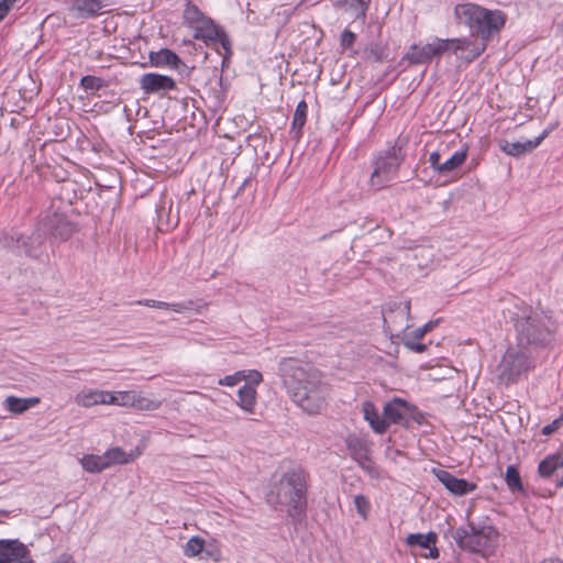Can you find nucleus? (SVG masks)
<instances>
[{"mask_svg": "<svg viewBox=\"0 0 563 563\" xmlns=\"http://www.w3.org/2000/svg\"><path fill=\"white\" fill-rule=\"evenodd\" d=\"M284 385L291 400L307 415H320L328 406L330 388L321 373L295 358L280 362Z\"/></svg>", "mask_w": 563, "mask_h": 563, "instance_id": "nucleus-1", "label": "nucleus"}, {"mask_svg": "<svg viewBox=\"0 0 563 563\" xmlns=\"http://www.w3.org/2000/svg\"><path fill=\"white\" fill-rule=\"evenodd\" d=\"M307 479L300 470L283 474L279 482L267 494V503L276 509H285L294 519L302 516L307 508Z\"/></svg>", "mask_w": 563, "mask_h": 563, "instance_id": "nucleus-2", "label": "nucleus"}, {"mask_svg": "<svg viewBox=\"0 0 563 563\" xmlns=\"http://www.w3.org/2000/svg\"><path fill=\"white\" fill-rule=\"evenodd\" d=\"M517 342L530 349H538L551 343L554 323L547 313L521 305L512 314Z\"/></svg>", "mask_w": 563, "mask_h": 563, "instance_id": "nucleus-3", "label": "nucleus"}, {"mask_svg": "<svg viewBox=\"0 0 563 563\" xmlns=\"http://www.w3.org/2000/svg\"><path fill=\"white\" fill-rule=\"evenodd\" d=\"M485 44H474L466 38H434L426 45L413 44L409 47L405 59L410 64L419 65L430 63L433 57H439L448 52L457 54L465 52L462 57L471 62L478 57L485 49Z\"/></svg>", "mask_w": 563, "mask_h": 563, "instance_id": "nucleus-4", "label": "nucleus"}, {"mask_svg": "<svg viewBox=\"0 0 563 563\" xmlns=\"http://www.w3.org/2000/svg\"><path fill=\"white\" fill-rule=\"evenodd\" d=\"M452 537L460 549L485 559L495 553L499 541L497 529L486 522H470L467 527L455 529Z\"/></svg>", "mask_w": 563, "mask_h": 563, "instance_id": "nucleus-5", "label": "nucleus"}, {"mask_svg": "<svg viewBox=\"0 0 563 563\" xmlns=\"http://www.w3.org/2000/svg\"><path fill=\"white\" fill-rule=\"evenodd\" d=\"M534 367L532 349L517 342L510 345L497 365V379L500 384L517 383Z\"/></svg>", "mask_w": 563, "mask_h": 563, "instance_id": "nucleus-6", "label": "nucleus"}, {"mask_svg": "<svg viewBox=\"0 0 563 563\" xmlns=\"http://www.w3.org/2000/svg\"><path fill=\"white\" fill-rule=\"evenodd\" d=\"M192 30L196 40H201L206 44L216 47L221 46L223 53L219 51V54L223 55V62L231 55V41L229 36L210 18L206 16L203 20H200Z\"/></svg>", "mask_w": 563, "mask_h": 563, "instance_id": "nucleus-7", "label": "nucleus"}, {"mask_svg": "<svg viewBox=\"0 0 563 563\" xmlns=\"http://www.w3.org/2000/svg\"><path fill=\"white\" fill-rule=\"evenodd\" d=\"M111 405L142 411H154L162 406V401L134 390L111 391Z\"/></svg>", "mask_w": 563, "mask_h": 563, "instance_id": "nucleus-8", "label": "nucleus"}, {"mask_svg": "<svg viewBox=\"0 0 563 563\" xmlns=\"http://www.w3.org/2000/svg\"><path fill=\"white\" fill-rule=\"evenodd\" d=\"M399 165L400 159L395 154L379 156L371 175V186L375 189L386 186L396 176Z\"/></svg>", "mask_w": 563, "mask_h": 563, "instance_id": "nucleus-9", "label": "nucleus"}, {"mask_svg": "<svg viewBox=\"0 0 563 563\" xmlns=\"http://www.w3.org/2000/svg\"><path fill=\"white\" fill-rule=\"evenodd\" d=\"M38 230L51 234L55 239L64 241L73 235L75 225L68 221L63 213L54 212L42 220Z\"/></svg>", "mask_w": 563, "mask_h": 563, "instance_id": "nucleus-10", "label": "nucleus"}, {"mask_svg": "<svg viewBox=\"0 0 563 563\" xmlns=\"http://www.w3.org/2000/svg\"><path fill=\"white\" fill-rule=\"evenodd\" d=\"M0 563H33L31 551L19 540H0Z\"/></svg>", "mask_w": 563, "mask_h": 563, "instance_id": "nucleus-11", "label": "nucleus"}, {"mask_svg": "<svg viewBox=\"0 0 563 563\" xmlns=\"http://www.w3.org/2000/svg\"><path fill=\"white\" fill-rule=\"evenodd\" d=\"M506 23V14L500 10H487L483 8L482 16L475 25L477 33L485 40L498 33Z\"/></svg>", "mask_w": 563, "mask_h": 563, "instance_id": "nucleus-12", "label": "nucleus"}, {"mask_svg": "<svg viewBox=\"0 0 563 563\" xmlns=\"http://www.w3.org/2000/svg\"><path fill=\"white\" fill-rule=\"evenodd\" d=\"M109 5L110 0H74L69 12L77 19H91Z\"/></svg>", "mask_w": 563, "mask_h": 563, "instance_id": "nucleus-13", "label": "nucleus"}, {"mask_svg": "<svg viewBox=\"0 0 563 563\" xmlns=\"http://www.w3.org/2000/svg\"><path fill=\"white\" fill-rule=\"evenodd\" d=\"M140 86L146 93H158L173 90L175 88V80L166 75L148 73L141 77Z\"/></svg>", "mask_w": 563, "mask_h": 563, "instance_id": "nucleus-14", "label": "nucleus"}, {"mask_svg": "<svg viewBox=\"0 0 563 563\" xmlns=\"http://www.w3.org/2000/svg\"><path fill=\"white\" fill-rule=\"evenodd\" d=\"M409 317V302L399 303L394 311L384 314V322L393 331L406 332L410 327Z\"/></svg>", "mask_w": 563, "mask_h": 563, "instance_id": "nucleus-15", "label": "nucleus"}, {"mask_svg": "<svg viewBox=\"0 0 563 563\" xmlns=\"http://www.w3.org/2000/svg\"><path fill=\"white\" fill-rule=\"evenodd\" d=\"M111 391L82 388L76 396L75 402L84 408L97 405H111Z\"/></svg>", "mask_w": 563, "mask_h": 563, "instance_id": "nucleus-16", "label": "nucleus"}, {"mask_svg": "<svg viewBox=\"0 0 563 563\" xmlns=\"http://www.w3.org/2000/svg\"><path fill=\"white\" fill-rule=\"evenodd\" d=\"M437 477L451 494L456 496H463L476 489L474 483H470L464 478H457L446 471H439Z\"/></svg>", "mask_w": 563, "mask_h": 563, "instance_id": "nucleus-17", "label": "nucleus"}, {"mask_svg": "<svg viewBox=\"0 0 563 563\" xmlns=\"http://www.w3.org/2000/svg\"><path fill=\"white\" fill-rule=\"evenodd\" d=\"M40 402V397L22 398L14 395H9L2 400L1 406L12 416H21L25 413L27 410L38 406Z\"/></svg>", "mask_w": 563, "mask_h": 563, "instance_id": "nucleus-18", "label": "nucleus"}, {"mask_svg": "<svg viewBox=\"0 0 563 563\" xmlns=\"http://www.w3.org/2000/svg\"><path fill=\"white\" fill-rule=\"evenodd\" d=\"M438 536L434 532L423 533H411L406 538V543L411 548H421L429 550L428 553L423 554L424 558L437 559L439 556V550L435 547Z\"/></svg>", "mask_w": 563, "mask_h": 563, "instance_id": "nucleus-19", "label": "nucleus"}, {"mask_svg": "<svg viewBox=\"0 0 563 563\" xmlns=\"http://www.w3.org/2000/svg\"><path fill=\"white\" fill-rule=\"evenodd\" d=\"M384 417L387 427L390 423H399L411 413V406L404 399L394 398L384 406Z\"/></svg>", "mask_w": 563, "mask_h": 563, "instance_id": "nucleus-20", "label": "nucleus"}, {"mask_svg": "<svg viewBox=\"0 0 563 563\" xmlns=\"http://www.w3.org/2000/svg\"><path fill=\"white\" fill-rule=\"evenodd\" d=\"M550 130L545 129L534 140H528L526 142H505L500 147L503 152L510 156H520L522 154L532 152L537 148L541 142L549 135Z\"/></svg>", "mask_w": 563, "mask_h": 563, "instance_id": "nucleus-21", "label": "nucleus"}, {"mask_svg": "<svg viewBox=\"0 0 563 563\" xmlns=\"http://www.w3.org/2000/svg\"><path fill=\"white\" fill-rule=\"evenodd\" d=\"M260 384H244L238 390L236 406L245 413H255L257 406V390Z\"/></svg>", "mask_w": 563, "mask_h": 563, "instance_id": "nucleus-22", "label": "nucleus"}, {"mask_svg": "<svg viewBox=\"0 0 563 563\" xmlns=\"http://www.w3.org/2000/svg\"><path fill=\"white\" fill-rule=\"evenodd\" d=\"M483 7L475 3H460L454 8L455 19L471 29H474L482 16Z\"/></svg>", "mask_w": 563, "mask_h": 563, "instance_id": "nucleus-23", "label": "nucleus"}, {"mask_svg": "<svg viewBox=\"0 0 563 563\" xmlns=\"http://www.w3.org/2000/svg\"><path fill=\"white\" fill-rule=\"evenodd\" d=\"M104 460L107 463V467H111L113 465H122L133 462L139 455V451L125 452L123 449L119 446L111 448L107 450L104 453Z\"/></svg>", "mask_w": 563, "mask_h": 563, "instance_id": "nucleus-24", "label": "nucleus"}, {"mask_svg": "<svg viewBox=\"0 0 563 563\" xmlns=\"http://www.w3.org/2000/svg\"><path fill=\"white\" fill-rule=\"evenodd\" d=\"M364 419L368 422L373 431L377 434H383L387 430V421L385 417L382 418L376 407L371 401L363 404Z\"/></svg>", "mask_w": 563, "mask_h": 563, "instance_id": "nucleus-25", "label": "nucleus"}, {"mask_svg": "<svg viewBox=\"0 0 563 563\" xmlns=\"http://www.w3.org/2000/svg\"><path fill=\"white\" fill-rule=\"evenodd\" d=\"M16 247L20 252H23L26 255L37 257L41 255V246L43 243L42 236L40 233H34L31 236L24 238L19 236L16 239Z\"/></svg>", "mask_w": 563, "mask_h": 563, "instance_id": "nucleus-26", "label": "nucleus"}, {"mask_svg": "<svg viewBox=\"0 0 563 563\" xmlns=\"http://www.w3.org/2000/svg\"><path fill=\"white\" fill-rule=\"evenodd\" d=\"M150 63L154 67H174L177 68L180 64L179 57L170 49L163 48L158 52L150 54Z\"/></svg>", "mask_w": 563, "mask_h": 563, "instance_id": "nucleus-27", "label": "nucleus"}, {"mask_svg": "<svg viewBox=\"0 0 563 563\" xmlns=\"http://www.w3.org/2000/svg\"><path fill=\"white\" fill-rule=\"evenodd\" d=\"M79 463L81 467L88 473H100L108 468L103 454H85L79 460Z\"/></svg>", "mask_w": 563, "mask_h": 563, "instance_id": "nucleus-28", "label": "nucleus"}, {"mask_svg": "<svg viewBox=\"0 0 563 563\" xmlns=\"http://www.w3.org/2000/svg\"><path fill=\"white\" fill-rule=\"evenodd\" d=\"M467 151L461 150L452 154L449 158L442 162L440 174H449L459 168L466 159Z\"/></svg>", "mask_w": 563, "mask_h": 563, "instance_id": "nucleus-29", "label": "nucleus"}, {"mask_svg": "<svg viewBox=\"0 0 563 563\" xmlns=\"http://www.w3.org/2000/svg\"><path fill=\"white\" fill-rule=\"evenodd\" d=\"M413 258L419 268H427L433 263L434 251L430 246H421L415 250Z\"/></svg>", "mask_w": 563, "mask_h": 563, "instance_id": "nucleus-30", "label": "nucleus"}, {"mask_svg": "<svg viewBox=\"0 0 563 563\" xmlns=\"http://www.w3.org/2000/svg\"><path fill=\"white\" fill-rule=\"evenodd\" d=\"M561 466V463L559 462L555 454H551L547 456L543 461L540 462L538 472L539 475L548 478L554 474L556 470H559Z\"/></svg>", "mask_w": 563, "mask_h": 563, "instance_id": "nucleus-31", "label": "nucleus"}, {"mask_svg": "<svg viewBox=\"0 0 563 563\" xmlns=\"http://www.w3.org/2000/svg\"><path fill=\"white\" fill-rule=\"evenodd\" d=\"M232 375L238 384L241 382H245V384H261L263 382V375L257 369H242Z\"/></svg>", "mask_w": 563, "mask_h": 563, "instance_id": "nucleus-32", "label": "nucleus"}, {"mask_svg": "<svg viewBox=\"0 0 563 563\" xmlns=\"http://www.w3.org/2000/svg\"><path fill=\"white\" fill-rule=\"evenodd\" d=\"M184 21L190 27L194 29L200 20H203L206 15L194 4H187L184 10Z\"/></svg>", "mask_w": 563, "mask_h": 563, "instance_id": "nucleus-33", "label": "nucleus"}, {"mask_svg": "<svg viewBox=\"0 0 563 563\" xmlns=\"http://www.w3.org/2000/svg\"><path fill=\"white\" fill-rule=\"evenodd\" d=\"M205 549V541L200 537H191L184 545V554L187 558H195Z\"/></svg>", "mask_w": 563, "mask_h": 563, "instance_id": "nucleus-34", "label": "nucleus"}, {"mask_svg": "<svg viewBox=\"0 0 563 563\" xmlns=\"http://www.w3.org/2000/svg\"><path fill=\"white\" fill-rule=\"evenodd\" d=\"M307 111L308 106L306 101L301 100L295 110L294 118H292V129H297L298 132L301 131L302 126L306 123L307 119Z\"/></svg>", "mask_w": 563, "mask_h": 563, "instance_id": "nucleus-35", "label": "nucleus"}, {"mask_svg": "<svg viewBox=\"0 0 563 563\" xmlns=\"http://www.w3.org/2000/svg\"><path fill=\"white\" fill-rule=\"evenodd\" d=\"M505 479L511 490H520L522 488L518 470L510 465L506 468Z\"/></svg>", "mask_w": 563, "mask_h": 563, "instance_id": "nucleus-36", "label": "nucleus"}, {"mask_svg": "<svg viewBox=\"0 0 563 563\" xmlns=\"http://www.w3.org/2000/svg\"><path fill=\"white\" fill-rule=\"evenodd\" d=\"M354 506L357 514L363 518L367 519L371 509V504L364 495L354 496Z\"/></svg>", "mask_w": 563, "mask_h": 563, "instance_id": "nucleus-37", "label": "nucleus"}, {"mask_svg": "<svg viewBox=\"0 0 563 563\" xmlns=\"http://www.w3.org/2000/svg\"><path fill=\"white\" fill-rule=\"evenodd\" d=\"M415 340L416 339H412L409 333H405L402 338V343L406 347L416 353H423L427 350V345L423 343H418Z\"/></svg>", "mask_w": 563, "mask_h": 563, "instance_id": "nucleus-38", "label": "nucleus"}, {"mask_svg": "<svg viewBox=\"0 0 563 563\" xmlns=\"http://www.w3.org/2000/svg\"><path fill=\"white\" fill-rule=\"evenodd\" d=\"M80 85L86 90H99L102 87V80L95 76H84Z\"/></svg>", "mask_w": 563, "mask_h": 563, "instance_id": "nucleus-39", "label": "nucleus"}, {"mask_svg": "<svg viewBox=\"0 0 563 563\" xmlns=\"http://www.w3.org/2000/svg\"><path fill=\"white\" fill-rule=\"evenodd\" d=\"M563 424V415L542 428V434L550 435Z\"/></svg>", "mask_w": 563, "mask_h": 563, "instance_id": "nucleus-40", "label": "nucleus"}, {"mask_svg": "<svg viewBox=\"0 0 563 563\" xmlns=\"http://www.w3.org/2000/svg\"><path fill=\"white\" fill-rule=\"evenodd\" d=\"M368 2L369 0H350L349 5L355 8L357 15L364 16Z\"/></svg>", "mask_w": 563, "mask_h": 563, "instance_id": "nucleus-41", "label": "nucleus"}, {"mask_svg": "<svg viewBox=\"0 0 563 563\" xmlns=\"http://www.w3.org/2000/svg\"><path fill=\"white\" fill-rule=\"evenodd\" d=\"M355 41V34L349 30H345L342 34H341V45L342 47L344 48H349L353 45Z\"/></svg>", "mask_w": 563, "mask_h": 563, "instance_id": "nucleus-42", "label": "nucleus"}, {"mask_svg": "<svg viewBox=\"0 0 563 563\" xmlns=\"http://www.w3.org/2000/svg\"><path fill=\"white\" fill-rule=\"evenodd\" d=\"M433 328V323L432 322H428L426 323L423 327H420L418 329H416L415 331H412V333H409L411 335L412 339H416V340H420L422 339L427 332H429L431 329Z\"/></svg>", "mask_w": 563, "mask_h": 563, "instance_id": "nucleus-43", "label": "nucleus"}, {"mask_svg": "<svg viewBox=\"0 0 563 563\" xmlns=\"http://www.w3.org/2000/svg\"><path fill=\"white\" fill-rule=\"evenodd\" d=\"M429 163L430 166L440 174V167L442 165L441 153L438 151L432 152L429 156Z\"/></svg>", "mask_w": 563, "mask_h": 563, "instance_id": "nucleus-44", "label": "nucleus"}, {"mask_svg": "<svg viewBox=\"0 0 563 563\" xmlns=\"http://www.w3.org/2000/svg\"><path fill=\"white\" fill-rule=\"evenodd\" d=\"M139 303L147 306V307L158 308V309H169V302L158 301V300H153V299L140 300Z\"/></svg>", "mask_w": 563, "mask_h": 563, "instance_id": "nucleus-45", "label": "nucleus"}, {"mask_svg": "<svg viewBox=\"0 0 563 563\" xmlns=\"http://www.w3.org/2000/svg\"><path fill=\"white\" fill-rule=\"evenodd\" d=\"M191 306H192L191 301L175 302V303H169V309L175 311V312L181 313V312H184L186 310L191 309Z\"/></svg>", "mask_w": 563, "mask_h": 563, "instance_id": "nucleus-46", "label": "nucleus"}, {"mask_svg": "<svg viewBox=\"0 0 563 563\" xmlns=\"http://www.w3.org/2000/svg\"><path fill=\"white\" fill-rule=\"evenodd\" d=\"M218 384L220 386L233 387V386L238 385V382L234 378V376L232 374H230V375L224 376L223 378H220L218 380Z\"/></svg>", "mask_w": 563, "mask_h": 563, "instance_id": "nucleus-47", "label": "nucleus"}, {"mask_svg": "<svg viewBox=\"0 0 563 563\" xmlns=\"http://www.w3.org/2000/svg\"><path fill=\"white\" fill-rule=\"evenodd\" d=\"M52 563H75L69 555H60Z\"/></svg>", "mask_w": 563, "mask_h": 563, "instance_id": "nucleus-48", "label": "nucleus"}, {"mask_svg": "<svg viewBox=\"0 0 563 563\" xmlns=\"http://www.w3.org/2000/svg\"><path fill=\"white\" fill-rule=\"evenodd\" d=\"M8 12H9L8 7H5L4 4L0 3V22L5 18Z\"/></svg>", "mask_w": 563, "mask_h": 563, "instance_id": "nucleus-49", "label": "nucleus"}, {"mask_svg": "<svg viewBox=\"0 0 563 563\" xmlns=\"http://www.w3.org/2000/svg\"><path fill=\"white\" fill-rule=\"evenodd\" d=\"M16 1L18 0H1L0 3L4 4L10 10Z\"/></svg>", "mask_w": 563, "mask_h": 563, "instance_id": "nucleus-50", "label": "nucleus"}, {"mask_svg": "<svg viewBox=\"0 0 563 563\" xmlns=\"http://www.w3.org/2000/svg\"><path fill=\"white\" fill-rule=\"evenodd\" d=\"M541 563H563V562L559 559H547V560H543Z\"/></svg>", "mask_w": 563, "mask_h": 563, "instance_id": "nucleus-51", "label": "nucleus"}, {"mask_svg": "<svg viewBox=\"0 0 563 563\" xmlns=\"http://www.w3.org/2000/svg\"><path fill=\"white\" fill-rule=\"evenodd\" d=\"M555 455H556L559 462L561 463V466L563 467V453L562 454L561 453H556Z\"/></svg>", "mask_w": 563, "mask_h": 563, "instance_id": "nucleus-52", "label": "nucleus"}, {"mask_svg": "<svg viewBox=\"0 0 563 563\" xmlns=\"http://www.w3.org/2000/svg\"><path fill=\"white\" fill-rule=\"evenodd\" d=\"M556 486L563 487V477L558 481Z\"/></svg>", "mask_w": 563, "mask_h": 563, "instance_id": "nucleus-53", "label": "nucleus"}]
</instances>
